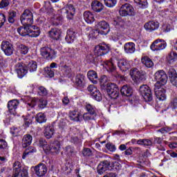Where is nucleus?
<instances>
[{
    "label": "nucleus",
    "mask_w": 177,
    "mask_h": 177,
    "mask_svg": "<svg viewBox=\"0 0 177 177\" xmlns=\"http://www.w3.org/2000/svg\"><path fill=\"white\" fill-rule=\"evenodd\" d=\"M171 28L172 27L169 24H165L162 27V30L163 31V32H169Z\"/></svg>",
    "instance_id": "nucleus-58"
},
{
    "label": "nucleus",
    "mask_w": 177,
    "mask_h": 177,
    "mask_svg": "<svg viewBox=\"0 0 177 177\" xmlns=\"http://www.w3.org/2000/svg\"><path fill=\"white\" fill-rule=\"evenodd\" d=\"M65 150L68 156H75L77 154V152L74 151V148L71 147V146H67Z\"/></svg>",
    "instance_id": "nucleus-50"
},
{
    "label": "nucleus",
    "mask_w": 177,
    "mask_h": 177,
    "mask_svg": "<svg viewBox=\"0 0 177 177\" xmlns=\"http://www.w3.org/2000/svg\"><path fill=\"white\" fill-rule=\"evenodd\" d=\"M124 49L125 53L131 54L134 53L136 48H135V43L133 42H129L126 43L124 46Z\"/></svg>",
    "instance_id": "nucleus-28"
},
{
    "label": "nucleus",
    "mask_w": 177,
    "mask_h": 177,
    "mask_svg": "<svg viewBox=\"0 0 177 177\" xmlns=\"http://www.w3.org/2000/svg\"><path fill=\"white\" fill-rule=\"evenodd\" d=\"M16 71L19 78H23V64L21 63L17 64Z\"/></svg>",
    "instance_id": "nucleus-47"
},
{
    "label": "nucleus",
    "mask_w": 177,
    "mask_h": 177,
    "mask_svg": "<svg viewBox=\"0 0 177 177\" xmlns=\"http://www.w3.org/2000/svg\"><path fill=\"white\" fill-rule=\"evenodd\" d=\"M30 100L26 104L28 110L32 109L35 106H37V98H30Z\"/></svg>",
    "instance_id": "nucleus-48"
},
{
    "label": "nucleus",
    "mask_w": 177,
    "mask_h": 177,
    "mask_svg": "<svg viewBox=\"0 0 177 177\" xmlns=\"http://www.w3.org/2000/svg\"><path fill=\"white\" fill-rule=\"evenodd\" d=\"M154 80L156 81L155 84L156 88L165 85L168 82V76L162 70L158 71L154 74Z\"/></svg>",
    "instance_id": "nucleus-2"
},
{
    "label": "nucleus",
    "mask_w": 177,
    "mask_h": 177,
    "mask_svg": "<svg viewBox=\"0 0 177 177\" xmlns=\"http://www.w3.org/2000/svg\"><path fill=\"white\" fill-rule=\"evenodd\" d=\"M19 104V102L17 100H12L8 102L7 107L10 114H12V115H16L17 114V113H16V109H17Z\"/></svg>",
    "instance_id": "nucleus-17"
},
{
    "label": "nucleus",
    "mask_w": 177,
    "mask_h": 177,
    "mask_svg": "<svg viewBox=\"0 0 177 177\" xmlns=\"http://www.w3.org/2000/svg\"><path fill=\"white\" fill-rule=\"evenodd\" d=\"M24 20H26L28 24L24 26L23 37L28 35L29 37H35L39 35V28L32 24V12L30 10H25L23 14Z\"/></svg>",
    "instance_id": "nucleus-1"
},
{
    "label": "nucleus",
    "mask_w": 177,
    "mask_h": 177,
    "mask_svg": "<svg viewBox=\"0 0 177 177\" xmlns=\"http://www.w3.org/2000/svg\"><path fill=\"white\" fill-rule=\"evenodd\" d=\"M36 121L39 122V124L46 122V117L45 116V114L42 113H37L36 116Z\"/></svg>",
    "instance_id": "nucleus-44"
},
{
    "label": "nucleus",
    "mask_w": 177,
    "mask_h": 177,
    "mask_svg": "<svg viewBox=\"0 0 177 177\" xmlns=\"http://www.w3.org/2000/svg\"><path fill=\"white\" fill-rule=\"evenodd\" d=\"M155 93L158 100H165L167 95H165V89L160 87H156Z\"/></svg>",
    "instance_id": "nucleus-23"
},
{
    "label": "nucleus",
    "mask_w": 177,
    "mask_h": 177,
    "mask_svg": "<svg viewBox=\"0 0 177 177\" xmlns=\"http://www.w3.org/2000/svg\"><path fill=\"white\" fill-rule=\"evenodd\" d=\"M87 77L93 84H97V81H99V78L97 77V73H96V71H89L87 73Z\"/></svg>",
    "instance_id": "nucleus-31"
},
{
    "label": "nucleus",
    "mask_w": 177,
    "mask_h": 177,
    "mask_svg": "<svg viewBox=\"0 0 177 177\" xmlns=\"http://www.w3.org/2000/svg\"><path fill=\"white\" fill-rule=\"evenodd\" d=\"M90 95L97 100V102H101L102 97V93L95 86V85L91 84L88 86L87 88Z\"/></svg>",
    "instance_id": "nucleus-11"
},
{
    "label": "nucleus",
    "mask_w": 177,
    "mask_h": 177,
    "mask_svg": "<svg viewBox=\"0 0 177 177\" xmlns=\"http://www.w3.org/2000/svg\"><path fill=\"white\" fill-rule=\"evenodd\" d=\"M169 77L170 78V82L174 85V86L177 87V73L175 69L171 68L169 69L168 72Z\"/></svg>",
    "instance_id": "nucleus-25"
},
{
    "label": "nucleus",
    "mask_w": 177,
    "mask_h": 177,
    "mask_svg": "<svg viewBox=\"0 0 177 177\" xmlns=\"http://www.w3.org/2000/svg\"><path fill=\"white\" fill-rule=\"evenodd\" d=\"M24 177H28V167H24L23 170Z\"/></svg>",
    "instance_id": "nucleus-64"
},
{
    "label": "nucleus",
    "mask_w": 177,
    "mask_h": 177,
    "mask_svg": "<svg viewBox=\"0 0 177 177\" xmlns=\"http://www.w3.org/2000/svg\"><path fill=\"white\" fill-rule=\"evenodd\" d=\"M159 24L158 21H151L146 23L144 26V28L147 31H154V30L158 29Z\"/></svg>",
    "instance_id": "nucleus-22"
},
{
    "label": "nucleus",
    "mask_w": 177,
    "mask_h": 177,
    "mask_svg": "<svg viewBox=\"0 0 177 177\" xmlns=\"http://www.w3.org/2000/svg\"><path fill=\"white\" fill-rule=\"evenodd\" d=\"M32 142V136L30 134H27L24 136L23 147H28Z\"/></svg>",
    "instance_id": "nucleus-42"
},
{
    "label": "nucleus",
    "mask_w": 177,
    "mask_h": 177,
    "mask_svg": "<svg viewBox=\"0 0 177 177\" xmlns=\"http://www.w3.org/2000/svg\"><path fill=\"white\" fill-rule=\"evenodd\" d=\"M133 81L134 82H140V81H145L146 77L143 73H140L139 69L133 68L130 70L129 73Z\"/></svg>",
    "instance_id": "nucleus-7"
},
{
    "label": "nucleus",
    "mask_w": 177,
    "mask_h": 177,
    "mask_svg": "<svg viewBox=\"0 0 177 177\" xmlns=\"http://www.w3.org/2000/svg\"><path fill=\"white\" fill-rule=\"evenodd\" d=\"M134 2L139 8H141V9H145L148 5L147 0H134Z\"/></svg>",
    "instance_id": "nucleus-45"
},
{
    "label": "nucleus",
    "mask_w": 177,
    "mask_h": 177,
    "mask_svg": "<svg viewBox=\"0 0 177 177\" xmlns=\"http://www.w3.org/2000/svg\"><path fill=\"white\" fill-rule=\"evenodd\" d=\"M140 93L144 97L145 102H151L153 100V94L149 86L144 84L140 87Z\"/></svg>",
    "instance_id": "nucleus-6"
},
{
    "label": "nucleus",
    "mask_w": 177,
    "mask_h": 177,
    "mask_svg": "<svg viewBox=\"0 0 177 177\" xmlns=\"http://www.w3.org/2000/svg\"><path fill=\"white\" fill-rule=\"evenodd\" d=\"M62 10L66 14V19L68 20H74V16H75V7H74L73 4H67Z\"/></svg>",
    "instance_id": "nucleus-15"
},
{
    "label": "nucleus",
    "mask_w": 177,
    "mask_h": 177,
    "mask_svg": "<svg viewBox=\"0 0 177 177\" xmlns=\"http://www.w3.org/2000/svg\"><path fill=\"white\" fill-rule=\"evenodd\" d=\"M76 37L77 35L75 34V32L73 30V29H68L66 32L65 40L68 44H73Z\"/></svg>",
    "instance_id": "nucleus-24"
},
{
    "label": "nucleus",
    "mask_w": 177,
    "mask_h": 177,
    "mask_svg": "<svg viewBox=\"0 0 177 177\" xmlns=\"http://www.w3.org/2000/svg\"><path fill=\"white\" fill-rule=\"evenodd\" d=\"M46 104H48V101H46V100L41 98L39 100V107H40V109H45Z\"/></svg>",
    "instance_id": "nucleus-59"
},
{
    "label": "nucleus",
    "mask_w": 177,
    "mask_h": 177,
    "mask_svg": "<svg viewBox=\"0 0 177 177\" xmlns=\"http://www.w3.org/2000/svg\"><path fill=\"white\" fill-rule=\"evenodd\" d=\"M84 19L88 24H92L95 21V16L90 11H85L83 14Z\"/></svg>",
    "instance_id": "nucleus-27"
},
{
    "label": "nucleus",
    "mask_w": 177,
    "mask_h": 177,
    "mask_svg": "<svg viewBox=\"0 0 177 177\" xmlns=\"http://www.w3.org/2000/svg\"><path fill=\"white\" fill-rule=\"evenodd\" d=\"M33 168L37 176H44V175H46L48 172V168L46 167V165L44 163H39Z\"/></svg>",
    "instance_id": "nucleus-16"
},
{
    "label": "nucleus",
    "mask_w": 177,
    "mask_h": 177,
    "mask_svg": "<svg viewBox=\"0 0 177 177\" xmlns=\"http://www.w3.org/2000/svg\"><path fill=\"white\" fill-rule=\"evenodd\" d=\"M91 8L94 12H102L103 10V4L97 0H93L91 3Z\"/></svg>",
    "instance_id": "nucleus-30"
},
{
    "label": "nucleus",
    "mask_w": 177,
    "mask_h": 177,
    "mask_svg": "<svg viewBox=\"0 0 177 177\" xmlns=\"http://www.w3.org/2000/svg\"><path fill=\"white\" fill-rule=\"evenodd\" d=\"M24 60V77L28 73V70L30 73L37 71V68L38 67L37 62L30 59V57H26Z\"/></svg>",
    "instance_id": "nucleus-3"
},
{
    "label": "nucleus",
    "mask_w": 177,
    "mask_h": 177,
    "mask_svg": "<svg viewBox=\"0 0 177 177\" xmlns=\"http://www.w3.org/2000/svg\"><path fill=\"white\" fill-rule=\"evenodd\" d=\"M7 148L8 142L3 139H0V150H6Z\"/></svg>",
    "instance_id": "nucleus-55"
},
{
    "label": "nucleus",
    "mask_w": 177,
    "mask_h": 177,
    "mask_svg": "<svg viewBox=\"0 0 177 177\" xmlns=\"http://www.w3.org/2000/svg\"><path fill=\"white\" fill-rule=\"evenodd\" d=\"M40 55L44 59H53L56 56V51L49 47L40 48Z\"/></svg>",
    "instance_id": "nucleus-10"
},
{
    "label": "nucleus",
    "mask_w": 177,
    "mask_h": 177,
    "mask_svg": "<svg viewBox=\"0 0 177 177\" xmlns=\"http://www.w3.org/2000/svg\"><path fill=\"white\" fill-rule=\"evenodd\" d=\"M1 48L6 55V56H12L15 48L13 44L9 42V41H3L1 45Z\"/></svg>",
    "instance_id": "nucleus-9"
},
{
    "label": "nucleus",
    "mask_w": 177,
    "mask_h": 177,
    "mask_svg": "<svg viewBox=\"0 0 177 177\" xmlns=\"http://www.w3.org/2000/svg\"><path fill=\"white\" fill-rule=\"evenodd\" d=\"M39 146L43 149L45 153H49L50 150V145L46 142V140L44 138H40L39 140Z\"/></svg>",
    "instance_id": "nucleus-32"
},
{
    "label": "nucleus",
    "mask_w": 177,
    "mask_h": 177,
    "mask_svg": "<svg viewBox=\"0 0 177 177\" xmlns=\"http://www.w3.org/2000/svg\"><path fill=\"white\" fill-rule=\"evenodd\" d=\"M90 95L97 100V102H101L102 97V93L95 86V85L91 84L88 86L87 88Z\"/></svg>",
    "instance_id": "nucleus-12"
},
{
    "label": "nucleus",
    "mask_w": 177,
    "mask_h": 177,
    "mask_svg": "<svg viewBox=\"0 0 177 177\" xmlns=\"http://www.w3.org/2000/svg\"><path fill=\"white\" fill-rule=\"evenodd\" d=\"M73 82L76 86H82L85 83V76L82 74H77L73 78Z\"/></svg>",
    "instance_id": "nucleus-21"
},
{
    "label": "nucleus",
    "mask_w": 177,
    "mask_h": 177,
    "mask_svg": "<svg viewBox=\"0 0 177 177\" xmlns=\"http://www.w3.org/2000/svg\"><path fill=\"white\" fill-rule=\"evenodd\" d=\"M90 95L97 100V102H101L102 97V93L95 86V85L91 84L88 86L87 88Z\"/></svg>",
    "instance_id": "nucleus-13"
},
{
    "label": "nucleus",
    "mask_w": 177,
    "mask_h": 177,
    "mask_svg": "<svg viewBox=\"0 0 177 177\" xmlns=\"http://www.w3.org/2000/svg\"><path fill=\"white\" fill-rule=\"evenodd\" d=\"M108 81H109V77H107V76L106 75H102L99 80L100 84L103 86H105L106 82H108Z\"/></svg>",
    "instance_id": "nucleus-57"
},
{
    "label": "nucleus",
    "mask_w": 177,
    "mask_h": 177,
    "mask_svg": "<svg viewBox=\"0 0 177 177\" xmlns=\"http://www.w3.org/2000/svg\"><path fill=\"white\" fill-rule=\"evenodd\" d=\"M97 28L100 32V34L102 35H107L110 31V24H109V22L102 20L97 22Z\"/></svg>",
    "instance_id": "nucleus-14"
},
{
    "label": "nucleus",
    "mask_w": 177,
    "mask_h": 177,
    "mask_svg": "<svg viewBox=\"0 0 177 177\" xmlns=\"http://www.w3.org/2000/svg\"><path fill=\"white\" fill-rule=\"evenodd\" d=\"M14 168V174L12 177H18L19 174H20V171H21V163L20 162L17 161L13 165Z\"/></svg>",
    "instance_id": "nucleus-36"
},
{
    "label": "nucleus",
    "mask_w": 177,
    "mask_h": 177,
    "mask_svg": "<svg viewBox=\"0 0 177 177\" xmlns=\"http://www.w3.org/2000/svg\"><path fill=\"white\" fill-rule=\"evenodd\" d=\"M119 15L125 17L127 16H133L135 15V9L132 7V5L129 3H125L122 5L119 10Z\"/></svg>",
    "instance_id": "nucleus-4"
},
{
    "label": "nucleus",
    "mask_w": 177,
    "mask_h": 177,
    "mask_svg": "<svg viewBox=\"0 0 177 177\" xmlns=\"http://www.w3.org/2000/svg\"><path fill=\"white\" fill-rule=\"evenodd\" d=\"M71 68L67 65H64L62 67V73L63 74L64 77H71Z\"/></svg>",
    "instance_id": "nucleus-39"
},
{
    "label": "nucleus",
    "mask_w": 177,
    "mask_h": 177,
    "mask_svg": "<svg viewBox=\"0 0 177 177\" xmlns=\"http://www.w3.org/2000/svg\"><path fill=\"white\" fill-rule=\"evenodd\" d=\"M63 20V16L57 17L53 22V26H57L60 24V21Z\"/></svg>",
    "instance_id": "nucleus-63"
},
{
    "label": "nucleus",
    "mask_w": 177,
    "mask_h": 177,
    "mask_svg": "<svg viewBox=\"0 0 177 177\" xmlns=\"http://www.w3.org/2000/svg\"><path fill=\"white\" fill-rule=\"evenodd\" d=\"M88 30L90 31L88 34L90 38H97V35L100 34L99 29H93L92 28H88Z\"/></svg>",
    "instance_id": "nucleus-41"
},
{
    "label": "nucleus",
    "mask_w": 177,
    "mask_h": 177,
    "mask_svg": "<svg viewBox=\"0 0 177 177\" xmlns=\"http://www.w3.org/2000/svg\"><path fill=\"white\" fill-rule=\"evenodd\" d=\"M5 23H6V16L3 13H0V28L5 26Z\"/></svg>",
    "instance_id": "nucleus-52"
},
{
    "label": "nucleus",
    "mask_w": 177,
    "mask_h": 177,
    "mask_svg": "<svg viewBox=\"0 0 177 177\" xmlns=\"http://www.w3.org/2000/svg\"><path fill=\"white\" fill-rule=\"evenodd\" d=\"M82 154L84 156H92V151L89 148H84L82 151Z\"/></svg>",
    "instance_id": "nucleus-62"
},
{
    "label": "nucleus",
    "mask_w": 177,
    "mask_h": 177,
    "mask_svg": "<svg viewBox=\"0 0 177 177\" xmlns=\"http://www.w3.org/2000/svg\"><path fill=\"white\" fill-rule=\"evenodd\" d=\"M138 145H142L143 146H151L153 142L149 139H142L137 141Z\"/></svg>",
    "instance_id": "nucleus-46"
},
{
    "label": "nucleus",
    "mask_w": 177,
    "mask_h": 177,
    "mask_svg": "<svg viewBox=\"0 0 177 177\" xmlns=\"http://www.w3.org/2000/svg\"><path fill=\"white\" fill-rule=\"evenodd\" d=\"M168 59L170 62V63H172L173 62H175L177 59V53L175 52H172L169 55Z\"/></svg>",
    "instance_id": "nucleus-54"
},
{
    "label": "nucleus",
    "mask_w": 177,
    "mask_h": 177,
    "mask_svg": "<svg viewBox=\"0 0 177 177\" xmlns=\"http://www.w3.org/2000/svg\"><path fill=\"white\" fill-rule=\"evenodd\" d=\"M85 109L87 113L92 114L93 115H96V107L90 103L86 102L85 104Z\"/></svg>",
    "instance_id": "nucleus-37"
},
{
    "label": "nucleus",
    "mask_w": 177,
    "mask_h": 177,
    "mask_svg": "<svg viewBox=\"0 0 177 177\" xmlns=\"http://www.w3.org/2000/svg\"><path fill=\"white\" fill-rule=\"evenodd\" d=\"M109 167H110V162L104 160L103 162H101L97 166V173L99 175H103L106 171H108Z\"/></svg>",
    "instance_id": "nucleus-20"
},
{
    "label": "nucleus",
    "mask_w": 177,
    "mask_h": 177,
    "mask_svg": "<svg viewBox=\"0 0 177 177\" xmlns=\"http://www.w3.org/2000/svg\"><path fill=\"white\" fill-rule=\"evenodd\" d=\"M103 67L106 68L109 73H113V71H115V65H114V62H113V60L111 61H106L103 62L102 64Z\"/></svg>",
    "instance_id": "nucleus-26"
},
{
    "label": "nucleus",
    "mask_w": 177,
    "mask_h": 177,
    "mask_svg": "<svg viewBox=\"0 0 177 177\" xmlns=\"http://www.w3.org/2000/svg\"><path fill=\"white\" fill-rule=\"evenodd\" d=\"M17 15V13L15 11L10 10L8 12V22L13 24L16 21L15 19H16Z\"/></svg>",
    "instance_id": "nucleus-43"
},
{
    "label": "nucleus",
    "mask_w": 177,
    "mask_h": 177,
    "mask_svg": "<svg viewBox=\"0 0 177 177\" xmlns=\"http://www.w3.org/2000/svg\"><path fill=\"white\" fill-rule=\"evenodd\" d=\"M37 91L38 95L39 96H46L48 95V90L44 86H37L33 88V92Z\"/></svg>",
    "instance_id": "nucleus-38"
},
{
    "label": "nucleus",
    "mask_w": 177,
    "mask_h": 177,
    "mask_svg": "<svg viewBox=\"0 0 177 177\" xmlns=\"http://www.w3.org/2000/svg\"><path fill=\"white\" fill-rule=\"evenodd\" d=\"M93 115H95L91 114L88 112V113H84L83 118L84 120H85V121H91L93 120Z\"/></svg>",
    "instance_id": "nucleus-56"
},
{
    "label": "nucleus",
    "mask_w": 177,
    "mask_h": 177,
    "mask_svg": "<svg viewBox=\"0 0 177 177\" xmlns=\"http://www.w3.org/2000/svg\"><path fill=\"white\" fill-rule=\"evenodd\" d=\"M55 134V129L51 126L47 125L44 129V136L46 139H50Z\"/></svg>",
    "instance_id": "nucleus-34"
},
{
    "label": "nucleus",
    "mask_w": 177,
    "mask_h": 177,
    "mask_svg": "<svg viewBox=\"0 0 177 177\" xmlns=\"http://www.w3.org/2000/svg\"><path fill=\"white\" fill-rule=\"evenodd\" d=\"M106 147L107 150H109V151L114 152L116 150L115 145L109 142L106 145Z\"/></svg>",
    "instance_id": "nucleus-61"
},
{
    "label": "nucleus",
    "mask_w": 177,
    "mask_h": 177,
    "mask_svg": "<svg viewBox=\"0 0 177 177\" xmlns=\"http://www.w3.org/2000/svg\"><path fill=\"white\" fill-rule=\"evenodd\" d=\"M60 30L57 28H53L48 32V36L50 37V38L55 39L56 41L60 39Z\"/></svg>",
    "instance_id": "nucleus-29"
},
{
    "label": "nucleus",
    "mask_w": 177,
    "mask_h": 177,
    "mask_svg": "<svg viewBox=\"0 0 177 177\" xmlns=\"http://www.w3.org/2000/svg\"><path fill=\"white\" fill-rule=\"evenodd\" d=\"M70 117H71V118L75 121H78V120H80V113L73 111L70 113Z\"/></svg>",
    "instance_id": "nucleus-51"
},
{
    "label": "nucleus",
    "mask_w": 177,
    "mask_h": 177,
    "mask_svg": "<svg viewBox=\"0 0 177 177\" xmlns=\"http://www.w3.org/2000/svg\"><path fill=\"white\" fill-rule=\"evenodd\" d=\"M150 48L153 52L162 50L165 48H167V41L164 39H158L151 44Z\"/></svg>",
    "instance_id": "nucleus-8"
},
{
    "label": "nucleus",
    "mask_w": 177,
    "mask_h": 177,
    "mask_svg": "<svg viewBox=\"0 0 177 177\" xmlns=\"http://www.w3.org/2000/svg\"><path fill=\"white\" fill-rule=\"evenodd\" d=\"M109 52V48L107 46H96L94 49L95 56H103Z\"/></svg>",
    "instance_id": "nucleus-19"
},
{
    "label": "nucleus",
    "mask_w": 177,
    "mask_h": 177,
    "mask_svg": "<svg viewBox=\"0 0 177 177\" xmlns=\"http://www.w3.org/2000/svg\"><path fill=\"white\" fill-rule=\"evenodd\" d=\"M118 67L121 71H128L131 68V62L125 59H120L118 62Z\"/></svg>",
    "instance_id": "nucleus-18"
},
{
    "label": "nucleus",
    "mask_w": 177,
    "mask_h": 177,
    "mask_svg": "<svg viewBox=\"0 0 177 177\" xmlns=\"http://www.w3.org/2000/svg\"><path fill=\"white\" fill-rule=\"evenodd\" d=\"M59 151H60V142H55L52 147H50L49 153H55V154H57Z\"/></svg>",
    "instance_id": "nucleus-40"
},
{
    "label": "nucleus",
    "mask_w": 177,
    "mask_h": 177,
    "mask_svg": "<svg viewBox=\"0 0 177 177\" xmlns=\"http://www.w3.org/2000/svg\"><path fill=\"white\" fill-rule=\"evenodd\" d=\"M142 64L145 65V67L148 68H151L154 66V63L149 57H142L141 59Z\"/></svg>",
    "instance_id": "nucleus-35"
},
{
    "label": "nucleus",
    "mask_w": 177,
    "mask_h": 177,
    "mask_svg": "<svg viewBox=\"0 0 177 177\" xmlns=\"http://www.w3.org/2000/svg\"><path fill=\"white\" fill-rule=\"evenodd\" d=\"M120 92L122 95L127 97L132 96L133 93L132 88L128 85L123 86L120 89Z\"/></svg>",
    "instance_id": "nucleus-33"
},
{
    "label": "nucleus",
    "mask_w": 177,
    "mask_h": 177,
    "mask_svg": "<svg viewBox=\"0 0 177 177\" xmlns=\"http://www.w3.org/2000/svg\"><path fill=\"white\" fill-rule=\"evenodd\" d=\"M104 2L108 8H113V6H115L117 0H104Z\"/></svg>",
    "instance_id": "nucleus-49"
},
{
    "label": "nucleus",
    "mask_w": 177,
    "mask_h": 177,
    "mask_svg": "<svg viewBox=\"0 0 177 177\" xmlns=\"http://www.w3.org/2000/svg\"><path fill=\"white\" fill-rule=\"evenodd\" d=\"M9 0H1L0 2V9H5V8H8L9 6Z\"/></svg>",
    "instance_id": "nucleus-53"
},
{
    "label": "nucleus",
    "mask_w": 177,
    "mask_h": 177,
    "mask_svg": "<svg viewBox=\"0 0 177 177\" xmlns=\"http://www.w3.org/2000/svg\"><path fill=\"white\" fill-rule=\"evenodd\" d=\"M44 71L46 74H47V75H48L50 77H52L55 75V72L52 71V69L49 67L45 68Z\"/></svg>",
    "instance_id": "nucleus-60"
},
{
    "label": "nucleus",
    "mask_w": 177,
    "mask_h": 177,
    "mask_svg": "<svg viewBox=\"0 0 177 177\" xmlns=\"http://www.w3.org/2000/svg\"><path fill=\"white\" fill-rule=\"evenodd\" d=\"M106 92L112 99H117L120 95V89H118L117 84L114 83H108L106 84Z\"/></svg>",
    "instance_id": "nucleus-5"
}]
</instances>
